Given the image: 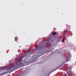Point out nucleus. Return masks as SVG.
Instances as JSON below:
<instances>
[{
  "label": "nucleus",
  "instance_id": "nucleus-1",
  "mask_svg": "<svg viewBox=\"0 0 76 76\" xmlns=\"http://www.w3.org/2000/svg\"><path fill=\"white\" fill-rule=\"evenodd\" d=\"M16 64H17L12 69V71H14V70H16V69H18L19 68V65L18 64V63H19V57L16 58Z\"/></svg>",
  "mask_w": 76,
  "mask_h": 76
},
{
  "label": "nucleus",
  "instance_id": "nucleus-2",
  "mask_svg": "<svg viewBox=\"0 0 76 76\" xmlns=\"http://www.w3.org/2000/svg\"><path fill=\"white\" fill-rule=\"evenodd\" d=\"M42 45H41L39 47H38L37 48H35L34 51H39V50H40L41 49V48H42Z\"/></svg>",
  "mask_w": 76,
  "mask_h": 76
},
{
  "label": "nucleus",
  "instance_id": "nucleus-3",
  "mask_svg": "<svg viewBox=\"0 0 76 76\" xmlns=\"http://www.w3.org/2000/svg\"><path fill=\"white\" fill-rule=\"evenodd\" d=\"M70 59V56H67L66 57V58L65 59V63H66L68 60H69Z\"/></svg>",
  "mask_w": 76,
  "mask_h": 76
},
{
  "label": "nucleus",
  "instance_id": "nucleus-4",
  "mask_svg": "<svg viewBox=\"0 0 76 76\" xmlns=\"http://www.w3.org/2000/svg\"><path fill=\"white\" fill-rule=\"evenodd\" d=\"M9 71H7V72H5L3 73H1L0 74V75H6V74H7V73H9Z\"/></svg>",
  "mask_w": 76,
  "mask_h": 76
},
{
  "label": "nucleus",
  "instance_id": "nucleus-5",
  "mask_svg": "<svg viewBox=\"0 0 76 76\" xmlns=\"http://www.w3.org/2000/svg\"><path fill=\"white\" fill-rule=\"evenodd\" d=\"M23 58V56H22L21 57L20 56V58H19V63H21L22 62V58Z\"/></svg>",
  "mask_w": 76,
  "mask_h": 76
},
{
  "label": "nucleus",
  "instance_id": "nucleus-6",
  "mask_svg": "<svg viewBox=\"0 0 76 76\" xmlns=\"http://www.w3.org/2000/svg\"><path fill=\"white\" fill-rule=\"evenodd\" d=\"M7 69V67H4L3 68H0V70H6Z\"/></svg>",
  "mask_w": 76,
  "mask_h": 76
},
{
  "label": "nucleus",
  "instance_id": "nucleus-7",
  "mask_svg": "<svg viewBox=\"0 0 76 76\" xmlns=\"http://www.w3.org/2000/svg\"><path fill=\"white\" fill-rule=\"evenodd\" d=\"M52 35H58V34L57 33H56V32H54L52 33Z\"/></svg>",
  "mask_w": 76,
  "mask_h": 76
},
{
  "label": "nucleus",
  "instance_id": "nucleus-8",
  "mask_svg": "<svg viewBox=\"0 0 76 76\" xmlns=\"http://www.w3.org/2000/svg\"><path fill=\"white\" fill-rule=\"evenodd\" d=\"M13 64H11V65L9 67V69H12V68L13 67Z\"/></svg>",
  "mask_w": 76,
  "mask_h": 76
},
{
  "label": "nucleus",
  "instance_id": "nucleus-9",
  "mask_svg": "<svg viewBox=\"0 0 76 76\" xmlns=\"http://www.w3.org/2000/svg\"><path fill=\"white\" fill-rule=\"evenodd\" d=\"M23 66V64L21 63L19 64V67H22Z\"/></svg>",
  "mask_w": 76,
  "mask_h": 76
},
{
  "label": "nucleus",
  "instance_id": "nucleus-10",
  "mask_svg": "<svg viewBox=\"0 0 76 76\" xmlns=\"http://www.w3.org/2000/svg\"><path fill=\"white\" fill-rule=\"evenodd\" d=\"M68 31H67V30H65L64 31V34H66V33H67Z\"/></svg>",
  "mask_w": 76,
  "mask_h": 76
},
{
  "label": "nucleus",
  "instance_id": "nucleus-11",
  "mask_svg": "<svg viewBox=\"0 0 76 76\" xmlns=\"http://www.w3.org/2000/svg\"><path fill=\"white\" fill-rule=\"evenodd\" d=\"M15 38V41H17V39H18V37H16Z\"/></svg>",
  "mask_w": 76,
  "mask_h": 76
},
{
  "label": "nucleus",
  "instance_id": "nucleus-12",
  "mask_svg": "<svg viewBox=\"0 0 76 76\" xmlns=\"http://www.w3.org/2000/svg\"><path fill=\"white\" fill-rule=\"evenodd\" d=\"M26 63H27V64H28V63H29V61H27L25 62Z\"/></svg>",
  "mask_w": 76,
  "mask_h": 76
},
{
  "label": "nucleus",
  "instance_id": "nucleus-13",
  "mask_svg": "<svg viewBox=\"0 0 76 76\" xmlns=\"http://www.w3.org/2000/svg\"><path fill=\"white\" fill-rule=\"evenodd\" d=\"M62 42H64V39H63L62 40Z\"/></svg>",
  "mask_w": 76,
  "mask_h": 76
},
{
  "label": "nucleus",
  "instance_id": "nucleus-14",
  "mask_svg": "<svg viewBox=\"0 0 76 76\" xmlns=\"http://www.w3.org/2000/svg\"><path fill=\"white\" fill-rule=\"evenodd\" d=\"M48 42H49V41H50V39H47V40H48Z\"/></svg>",
  "mask_w": 76,
  "mask_h": 76
},
{
  "label": "nucleus",
  "instance_id": "nucleus-15",
  "mask_svg": "<svg viewBox=\"0 0 76 76\" xmlns=\"http://www.w3.org/2000/svg\"><path fill=\"white\" fill-rule=\"evenodd\" d=\"M53 30L55 31V30H56V28H53Z\"/></svg>",
  "mask_w": 76,
  "mask_h": 76
},
{
  "label": "nucleus",
  "instance_id": "nucleus-16",
  "mask_svg": "<svg viewBox=\"0 0 76 76\" xmlns=\"http://www.w3.org/2000/svg\"><path fill=\"white\" fill-rule=\"evenodd\" d=\"M65 36H64V38H63V39H64L65 38Z\"/></svg>",
  "mask_w": 76,
  "mask_h": 76
},
{
  "label": "nucleus",
  "instance_id": "nucleus-17",
  "mask_svg": "<svg viewBox=\"0 0 76 76\" xmlns=\"http://www.w3.org/2000/svg\"><path fill=\"white\" fill-rule=\"evenodd\" d=\"M75 63H76V61L75 62Z\"/></svg>",
  "mask_w": 76,
  "mask_h": 76
}]
</instances>
